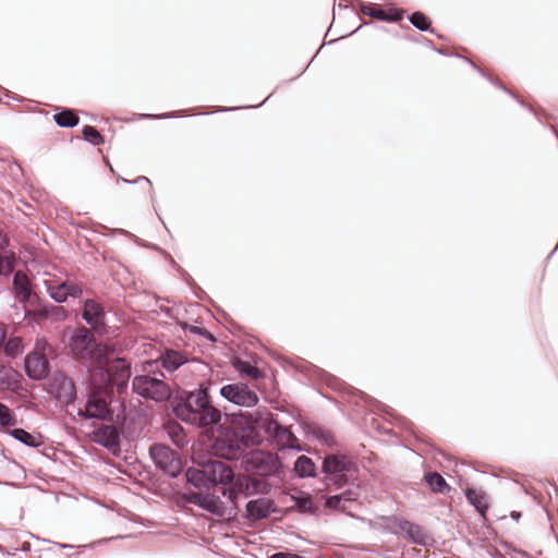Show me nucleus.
<instances>
[{"label":"nucleus","instance_id":"f257e3e1","mask_svg":"<svg viewBox=\"0 0 558 558\" xmlns=\"http://www.w3.org/2000/svg\"><path fill=\"white\" fill-rule=\"evenodd\" d=\"M171 405L178 420L198 428L218 426L222 420L221 410L213 404L209 387L203 384L192 390H178Z\"/></svg>","mask_w":558,"mask_h":558},{"label":"nucleus","instance_id":"f03ea898","mask_svg":"<svg viewBox=\"0 0 558 558\" xmlns=\"http://www.w3.org/2000/svg\"><path fill=\"white\" fill-rule=\"evenodd\" d=\"M225 414L230 427L221 423L217 426L220 436L211 444V452L225 460H238L243 458L246 451L253 447L260 446L265 439L264 435L247 424L235 425Z\"/></svg>","mask_w":558,"mask_h":558},{"label":"nucleus","instance_id":"7ed1b4c3","mask_svg":"<svg viewBox=\"0 0 558 558\" xmlns=\"http://www.w3.org/2000/svg\"><path fill=\"white\" fill-rule=\"evenodd\" d=\"M231 422L235 425L247 424L254 426L255 430L262 432L267 436V439L275 444L279 449H291L293 441H296V437L290 430V428L281 425L279 422L274 420L272 414L267 412L266 415L259 410L255 412H234L227 414Z\"/></svg>","mask_w":558,"mask_h":558},{"label":"nucleus","instance_id":"20e7f679","mask_svg":"<svg viewBox=\"0 0 558 558\" xmlns=\"http://www.w3.org/2000/svg\"><path fill=\"white\" fill-rule=\"evenodd\" d=\"M72 355L84 363L102 365L108 362L106 348L100 347L87 328H80L69 340Z\"/></svg>","mask_w":558,"mask_h":558},{"label":"nucleus","instance_id":"39448f33","mask_svg":"<svg viewBox=\"0 0 558 558\" xmlns=\"http://www.w3.org/2000/svg\"><path fill=\"white\" fill-rule=\"evenodd\" d=\"M322 472L325 474L324 484L342 488L349 482V474L357 472V464L347 454L330 453L325 456L322 464Z\"/></svg>","mask_w":558,"mask_h":558},{"label":"nucleus","instance_id":"423d86ee","mask_svg":"<svg viewBox=\"0 0 558 558\" xmlns=\"http://www.w3.org/2000/svg\"><path fill=\"white\" fill-rule=\"evenodd\" d=\"M245 471L259 477L278 475L282 463L276 453L252 450L243 460Z\"/></svg>","mask_w":558,"mask_h":558},{"label":"nucleus","instance_id":"0eeeda50","mask_svg":"<svg viewBox=\"0 0 558 558\" xmlns=\"http://www.w3.org/2000/svg\"><path fill=\"white\" fill-rule=\"evenodd\" d=\"M149 457L156 468L162 470L170 477H177L182 470L179 453L163 444H154L149 448Z\"/></svg>","mask_w":558,"mask_h":558},{"label":"nucleus","instance_id":"6e6552de","mask_svg":"<svg viewBox=\"0 0 558 558\" xmlns=\"http://www.w3.org/2000/svg\"><path fill=\"white\" fill-rule=\"evenodd\" d=\"M113 368L116 373L111 374V369H105L102 365H97L90 373L93 383L95 384L96 380H99L105 387L116 385L119 390L124 388L131 376L130 365L123 359H116Z\"/></svg>","mask_w":558,"mask_h":558},{"label":"nucleus","instance_id":"1a4fd4ad","mask_svg":"<svg viewBox=\"0 0 558 558\" xmlns=\"http://www.w3.org/2000/svg\"><path fill=\"white\" fill-rule=\"evenodd\" d=\"M92 397L88 399L85 409H78L77 414L84 418H105L108 414L107 390L109 387L90 377Z\"/></svg>","mask_w":558,"mask_h":558},{"label":"nucleus","instance_id":"9d476101","mask_svg":"<svg viewBox=\"0 0 558 558\" xmlns=\"http://www.w3.org/2000/svg\"><path fill=\"white\" fill-rule=\"evenodd\" d=\"M219 393L228 402L242 408H254L259 401L257 393L242 381L221 386Z\"/></svg>","mask_w":558,"mask_h":558},{"label":"nucleus","instance_id":"9b49d317","mask_svg":"<svg viewBox=\"0 0 558 558\" xmlns=\"http://www.w3.org/2000/svg\"><path fill=\"white\" fill-rule=\"evenodd\" d=\"M45 286L49 296L57 303H63L69 298L78 299L83 294L82 286L70 279L64 281L48 280L45 281Z\"/></svg>","mask_w":558,"mask_h":558},{"label":"nucleus","instance_id":"f8f14e48","mask_svg":"<svg viewBox=\"0 0 558 558\" xmlns=\"http://www.w3.org/2000/svg\"><path fill=\"white\" fill-rule=\"evenodd\" d=\"M203 463L206 470L207 484H209L210 488L217 485H228L233 482L234 472L226 462L208 459Z\"/></svg>","mask_w":558,"mask_h":558},{"label":"nucleus","instance_id":"ddd939ff","mask_svg":"<svg viewBox=\"0 0 558 558\" xmlns=\"http://www.w3.org/2000/svg\"><path fill=\"white\" fill-rule=\"evenodd\" d=\"M171 396V389L163 379L142 374V398L162 402Z\"/></svg>","mask_w":558,"mask_h":558},{"label":"nucleus","instance_id":"4468645a","mask_svg":"<svg viewBox=\"0 0 558 558\" xmlns=\"http://www.w3.org/2000/svg\"><path fill=\"white\" fill-rule=\"evenodd\" d=\"M159 361L161 363V366L170 373L179 369L182 365L187 363V359L183 353L170 349H167L159 356ZM157 363L158 360H148L142 362V372L150 373L153 371V366L156 365Z\"/></svg>","mask_w":558,"mask_h":558},{"label":"nucleus","instance_id":"2eb2a0df","mask_svg":"<svg viewBox=\"0 0 558 558\" xmlns=\"http://www.w3.org/2000/svg\"><path fill=\"white\" fill-rule=\"evenodd\" d=\"M276 504L270 498H256L246 502L245 519L251 522H257L268 518L271 513L277 512Z\"/></svg>","mask_w":558,"mask_h":558},{"label":"nucleus","instance_id":"dca6fc26","mask_svg":"<svg viewBox=\"0 0 558 558\" xmlns=\"http://www.w3.org/2000/svg\"><path fill=\"white\" fill-rule=\"evenodd\" d=\"M393 522L399 532L403 533L413 544L421 546L430 545L432 537L417 523L400 518H395Z\"/></svg>","mask_w":558,"mask_h":558},{"label":"nucleus","instance_id":"f3484780","mask_svg":"<svg viewBox=\"0 0 558 558\" xmlns=\"http://www.w3.org/2000/svg\"><path fill=\"white\" fill-rule=\"evenodd\" d=\"M360 3V11L372 19H376L383 22L397 23L403 19V11L397 9L385 10L380 5L375 3H366L362 0H357Z\"/></svg>","mask_w":558,"mask_h":558},{"label":"nucleus","instance_id":"a211bd4d","mask_svg":"<svg viewBox=\"0 0 558 558\" xmlns=\"http://www.w3.org/2000/svg\"><path fill=\"white\" fill-rule=\"evenodd\" d=\"M24 367L29 378L40 380L48 375L49 362L44 353L35 351L25 356Z\"/></svg>","mask_w":558,"mask_h":558},{"label":"nucleus","instance_id":"6ab92c4d","mask_svg":"<svg viewBox=\"0 0 558 558\" xmlns=\"http://www.w3.org/2000/svg\"><path fill=\"white\" fill-rule=\"evenodd\" d=\"M51 391L56 398L65 404L71 403L75 399V387L72 380L63 373L54 374L51 381Z\"/></svg>","mask_w":558,"mask_h":558},{"label":"nucleus","instance_id":"aec40b11","mask_svg":"<svg viewBox=\"0 0 558 558\" xmlns=\"http://www.w3.org/2000/svg\"><path fill=\"white\" fill-rule=\"evenodd\" d=\"M82 317L93 328H98L105 325L104 308L94 300H86L84 302Z\"/></svg>","mask_w":558,"mask_h":558},{"label":"nucleus","instance_id":"412c9836","mask_svg":"<svg viewBox=\"0 0 558 558\" xmlns=\"http://www.w3.org/2000/svg\"><path fill=\"white\" fill-rule=\"evenodd\" d=\"M119 432L112 425H104L94 432V441L109 449L119 445Z\"/></svg>","mask_w":558,"mask_h":558},{"label":"nucleus","instance_id":"4be33fe9","mask_svg":"<svg viewBox=\"0 0 558 558\" xmlns=\"http://www.w3.org/2000/svg\"><path fill=\"white\" fill-rule=\"evenodd\" d=\"M464 495L469 504L478 512V514L486 520V512L488 511L489 505L486 500L485 493L481 489L468 487L464 490Z\"/></svg>","mask_w":558,"mask_h":558},{"label":"nucleus","instance_id":"5701e85b","mask_svg":"<svg viewBox=\"0 0 558 558\" xmlns=\"http://www.w3.org/2000/svg\"><path fill=\"white\" fill-rule=\"evenodd\" d=\"M293 501V509L301 514L319 515V507L312 501L310 494L300 493L299 495H291Z\"/></svg>","mask_w":558,"mask_h":558},{"label":"nucleus","instance_id":"b1692460","mask_svg":"<svg viewBox=\"0 0 558 558\" xmlns=\"http://www.w3.org/2000/svg\"><path fill=\"white\" fill-rule=\"evenodd\" d=\"M185 477L190 485L197 489H209L207 484V475L204 463H199L197 466H191L185 471Z\"/></svg>","mask_w":558,"mask_h":558},{"label":"nucleus","instance_id":"393cba45","mask_svg":"<svg viewBox=\"0 0 558 558\" xmlns=\"http://www.w3.org/2000/svg\"><path fill=\"white\" fill-rule=\"evenodd\" d=\"M163 429L167 436L171 439L174 446L183 448L187 445L186 435L182 425L175 421H168L163 424Z\"/></svg>","mask_w":558,"mask_h":558},{"label":"nucleus","instance_id":"a878e982","mask_svg":"<svg viewBox=\"0 0 558 558\" xmlns=\"http://www.w3.org/2000/svg\"><path fill=\"white\" fill-rule=\"evenodd\" d=\"M424 481L436 494H448L451 490L450 485L446 482L445 477L435 471L426 472L424 474Z\"/></svg>","mask_w":558,"mask_h":558},{"label":"nucleus","instance_id":"bb28decb","mask_svg":"<svg viewBox=\"0 0 558 558\" xmlns=\"http://www.w3.org/2000/svg\"><path fill=\"white\" fill-rule=\"evenodd\" d=\"M13 289L23 302H27L32 295L31 282L28 277L21 270L13 276Z\"/></svg>","mask_w":558,"mask_h":558},{"label":"nucleus","instance_id":"cd10ccee","mask_svg":"<svg viewBox=\"0 0 558 558\" xmlns=\"http://www.w3.org/2000/svg\"><path fill=\"white\" fill-rule=\"evenodd\" d=\"M300 478L314 477L316 475V465L307 456H300L294 462L293 468Z\"/></svg>","mask_w":558,"mask_h":558},{"label":"nucleus","instance_id":"c85d7f7f","mask_svg":"<svg viewBox=\"0 0 558 558\" xmlns=\"http://www.w3.org/2000/svg\"><path fill=\"white\" fill-rule=\"evenodd\" d=\"M231 364L242 376H246L252 379L263 378L262 371L258 367L252 365L248 361H244L240 357H234Z\"/></svg>","mask_w":558,"mask_h":558},{"label":"nucleus","instance_id":"c756f323","mask_svg":"<svg viewBox=\"0 0 558 558\" xmlns=\"http://www.w3.org/2000/svg\"><path fill=\"white\" fill-rule=\"evenodd\" d=\"M10 435L17 441L31 448H38L43 445V439L40 435H33L23 428L12 429L10 432Z\"/></svg>","mask_w":558,"mask_h":558},{"label":"nucleus","instance_id":"7c9ffc66","mask_svg":"<svg viewBox=\"0 0 558 558\" xmlns=\"http://www.w3.org/2000/svg\"><path fill=\"white\" fill-rule=\"evenodd\" d=\"M474 70H476L483 77H485L488 82H490L495 87L504 90L506 94L510 95L513 99H515L522 107H527L524 101L520 100L518 96L508 89L501 82L493 78L488 75L482 68L476 65L471 59L463 58Z\"/></svg>","mask_w":558,"mask_h":558},{"label":"nucleus","instance_id":"2f4dec72","mask_svg":"<svg viewBox=\"0 0 558 558\" xmlns=\"http://www.w3.org/2000/svg\"><path fill=\"white\" fill-rule=\"evenodd\" d=\"M201 508L216 515H222L225 511L223 501L211 494H205Z\"/></svg>","mask_w":558,"mask_h":558},{"label":"nucleus","instance_id":"473e14b6","mask_svg":"<svg viewBox=\"0 0 558 558\" xmlns=\"http://www.w3.org/2000/svg\"><path fill=\"white\" fill-rule=\"evenodd\" d=\"M408 19L416 29L435 34V29L432 27L430 20L423 12L415 11L409 15Z\"/></svg>","mask_w":558,"mask_h":558},{"label":"nucleus","instance_id":"72a5a7b5","mask_svg":"<svg viewBox=\"0 0 558 558\" xmlns=\"http://www.w3.org/2000/svg\"><path fill=\"white\" fill-rule=\"evenodd\" d=\"M53 119L61 128H73L78 123L77 116L70 109H64L61 112L56 113Z\"/></svg>","mask_w":558,"mask_h":558},{"label":"nucleus","instance_id":"f704fd0d","mask_svg":"<svg viewBox=\"0 0 558 558\" xmlns=\"http://www.w3.org/2000/svg\"><path fill=\"white\" fill-rule=\"evenodd\" d=\"M84 138L93 145H100L104 140L101 134L90 125H85L82 130Z\"/></svg>","mask_w":558,"mask_h":558},{"label":"nucleus","instance_id":"c9c22d12","mask_svg":"<svg viewBox=\"0 0 558 558\" xmlns=\"http://www.w3.org/2000/svg\"><path fill=\"white\" fill-rule=\"evenodd\" d=\"M22 339L19 337L11 338L4 347L5 353L10 356H16L22 353Z\"/></svg>","mask_w":558,"mask_h":558},{"label":"nucleus","instance_id":"e433bc0d","mask_svg":"<svg viewBox=\"0 0 558 558\" xmlns=\"http://www.w3.org/2000/svg\"><path fill=\"white\" fill-rule=\"evenodd\" d=\"M0 424L2 426H12L15 424L11 410L2 403H0Z\"/></svg>","mask_w":558,"mask_h":558},{"label":"nucleus","instance_id":"4c0bfd02","mask_svg":"<svg viewBox=\"0 0 558 558\" xmlns=\"http://www.w3.org/2000/svg\"><path fill=\"white\" fill-rule=\"evenodd\" d=\"M313 434L324 445L331 446L333 444V437L331 433L323 427H316Z\"/></svg>","mask_w":558,"mask_h":558},{"label":"nucleus","instance_id":"58836bf2","mask_svg":"<svg viewBox=\"0 0 558 558\" xmlns=\"http://www.w3.org/2000/svg\"><path fill=\"white\" fill-rule=\"evenodd\" d=\"M190 330H191L192 333L202 336L204 339H206V340H208L210 342H216L217 341L216 337L209 330H207L204 327L191 326Z\"/></svg>","mask_w":558,"mask_h":558},{"label":"nucleus","instance_id":"ea45409f","mask_svg":"<svg viewBox=\"0 0 558 558\" xmlns=\"http://www.w3.org/2000/svg\"><path fill=\"white\" fill-rule=\"evenodd\" d=\"M341 502L339 494L325 497V506L329 509H339Z\"/></svg>","mask_w":558,"mask_h":558},{"label":"nucleus","instance_id":"a19ab883","mask_svg":"<svg viewBox=\"0 0 558 558\" xmlns=\"http://www.w3.org/2000/svg\"><path fill=\"white\" fill-rule=\"evenodd\" d=\"M184 497H185V500H187L189 502H191L195 506H198L201 508L205 495L199 494V493H187V494H185Z\"/></svg>","mask_w":558,"mask_h":558},{"label":"nucleus","instance_id":"79ce46f5","mask_svg":"<svg viewBox=\"0 0 558 558\" xmlns=\"http://www.w3.org/2000/svg\"><path fill=\"white\" fill-rule=\"evenodd\" d=\"M339 496L341 497V501H354L357 499V494L352 490V489H347L342 493L339 494Z\"/></svg>","mask_w":558,"mask_h":558},{"label":"nucleus","instance_id":"37998d69","mask_svg":"<svg viewBox=\"0 0 558 558\" xmlns=\"http://www.w3.org/2000/svg\"><path fill=\"white\" fill-rule=\"evenodd\" d=\"M222 494H223V496H227V497H228V499H229L230 501H232V502H234V499H235V498H236V496H238V492H235V490H234V489H232V488H228V489H227V493H226V492H223Z\"/></svg>","mask_w":558,"mask_h":558},{"label":"nucleus","instance_id":"c03bdc74","mask_svg":"<svg viewBox=\"0 0 558 558\" xmlns=\"http://www.w3.org/2000/svg\"><path fill=\"white\" fill-rule=\"evenodd\" d=\"M0 373H3L4 374L3 378H5L9 381L12 378L13 371H12V368H7L4 366H1Z\"/></svg>","mask_w":558,"mask_h":558},{"label":"nucleus","instance_id":"a18cd8bd","mask_svg":"<svg viewBox=\"0 0 558 558\" xmlns=\"http://www.w3.org/2000/svg\"><path fill=\"white\" fill-rule=\"evenodd\" d=\"M7 330L3 324L0 323V347L3 344L5 340Z\"/></svg>","mask_w":558,"mask_h":558},{"label":"nucleus","instance_id":"49530a36","mask_svg":"<svg viewBox=\"0 0 558 558\" xmlns=\"http://www.w3.org/2000/svg\"><path fill=\"white\" fill-rule=\"evenodd\" d=\"M133 390L136 392V393H140V376H135L133 378Z\"/></svg>","mask_w":558,"mask_h":558},{"label":"nucleus","instance_id":"de8ad7c7","mask_svg":"<svg viewBox=\"0 0 558 558\" xmlns=\"http://www.w3.org/2000/svg\"><path fill=\"white\" fill-rule=\"evenodd\" d=\"M422 44H424L426 47H428L433 50L435 49L434 43L425 37H422Z\"/></svg>","mask_w":558,"mask_h":558},{"label":"nucleus","instance_id":"09e8293b","mask_svg":"<svg viewBox=\"0 0 558 558\" xmlns=\"http://www.w3.org/2000/svg\"><path fill=\"white\" fill-rule=\"evenodd\" d=\"M521 515L522 514L520 511H511V513H510L511 519H513L514 521H519Z\"/></svg>","mask_w":558,"mask_h":558},{"label":"nucleus","instance_id":"8fccbe9b","mask_svg":"<svg viewBox=\"0 0 558 558\" xmlns=\"http://www.w3.org/2000/svg\"><path fill=\"white\" fill-rule=\"evenodd\" d=\"M141 180L142 182H146L149 186H151V181L147 177L142 175Z\"/></svg>","mask_w":558,"mask_h":558},{"label":"nucleus","instance_id":"3c124183","mask_svg":"<svg viewBox=\"0 0 558 558\" xmlns=\"http://www.w3.org/2000/svg\"><path fill=\"white\" fill-rule=\"evenodd\" d=\"M141 245H142V247H153V248H156V246H155V245H150L149 243H146V242H145V241H143V240H142V242H141Z\"/></svg>","mask_w":558,"mask_h":558},{"label":"nucleus","instance_id":"603ef678","mask_svg":"<svg viewBox=\"0 0 558 558\" xmlns=\"http://www.w3.org/2000/svg\"><path fill=\"white\" fill-rule=\"evenodd\" d=\"M123 181H124V182H126V183H130V184H137V183H138V181H140V179H138V178H136V179L131 180V181L123 179Z\"/></svg>","mask_w":558,"mask_h":558},{"label":"nucleus","instance_id":"864d4df0","mask_svg":"<svg viewBox=\"0 0 558 558\" xmlns=\"http://www.w3.org/2000/svg\"><path fill=\"white\" fill-rule=\"evenodd\" d=\"M170 260H171V264H172L174 267H177L179 271H181V272H183V271H184V270H182V269L180 268V266H178V265H177V263L174 262V259H173V258H171V257H170Z\"/></svg>","mask_w":558,"mask_h":558},{"label":"nucleus","instance_id":"5fc2aeb1","mask_svg":"<svg viewBox=\"0 0 558 558\" xmlns=\"http://www.w3.org/2000/svg\"><path fill=\"white\" fill-rule=\"evenodd\" d=\"M369 24H371V22H365V23L363 24V26H365V25H369ZM361 27H362V25H360L356 29H354L353 32H351L349 35L354 34V33H355V32H357Z\"/></svg>","mask_w":558,"mask_h":558},{"label":"nucleus","instance_id":"6e6d98bb","mask_svg":"<svg viewBox=\"0 0 558 558\" xmlns=\"http://www.w3.org/2000/svg\"><path fill=\"white\" fill-rule=\"evenodd\" d=\"M422 37L423 36H418L417 38H410V39L413 41L422 43Z\"/></svg>","mask_w":558,"mask_h":558},{"label":"nucleus","instance_id":"4d7b16f0","mask_svg":"<svg viewBox=\"0 0 558 558\" xmlns=\"http://www.w3.org/2000/svg\"><path fill=\"white\" fill-rule=\"evenodd\" d=\"M436 52H438L439 54H446L445 51L442 49H438L435 47L434 49Z\"/></svg>","mask_w":558,"mask_h":558},{"label":"nucleus","instance_id":"13d9d810","mask_svg":"<svg viewBox=\"0 0 558 558\" xmlns=\"http://www.w3.org/2000/svg\"><path fill=\"white\" fill-rule=\"evenodd\" d=\"M236 108H222L220 109L219 111H233L235 110Z\"/></svg>","mask_w":558,"mask_h":558},{"label":"nucleus","instance_id":"bf43d9fd","mask_svg":"<svg viewBox=\"0 0 558 558\" xmlns=\"http://www.w3.org/2000/svg\"><path fill=\"white\" fill-rule=\"evenodd\" d=\"M150 117H151V114H147V113H142V114H141L142 120H143V119L150 118Z\"/></svg>","mask_w":558,"mask_h":558},{"label":"nucleus","instance_id":"052dcab7","mask_svg":"<svg viewBox=\"0 0 558 558\" xmlns=\"http://www.w3.org/2000/svg\"><path fill=\"white\" fill-rule=\"evenodd\" d=\"M269 97H270V95H269V96H268V97H267V98H266L262 104L256 105V106H253V107H254V108H259V107H262V106L265 104V101H266Z\"/></svg>","mask_w":558,"mask_h":558},{"label":"nucleus","instance_id":"680f3d73","mask_svg":"<svg viewBox=\"0 0 558 558\" xmlns=\"http://www.w3.org/2000/svg\"><path fill=\"white\" fill-rule=\"evenodd\" d=\"M521 554L524 555L526 558H531V556L525 551H521Z\"/></svg>","mask_w":558,"mask_h":558},{"label":"nucleus","instance_id":"e2e57ef3","mask_svg":"<svg viewBox=\"0 0 558 558\" xmlns=\"http://www.w3.org/2000/svg\"><path fill=\"white\" fill-rule=\"evenodd\" d=\"M497 558H506L501 553H498Z\"/></svg>","mask_w":558,"mask_h":558},{"label":"nucleus","instance_id":"0e129e2a","mask_svg":"<svg viewBox=\"0 0 558 558\" xmlns=\"http://www.w3.org/2000/svg\"><path fill=\"white\" fill-rule=\"evenodd\" d=\"M62 548H70L72 547L71 545H61Z\"/></svg>","mask_w":558,"mask_h":558}]
</instances>
